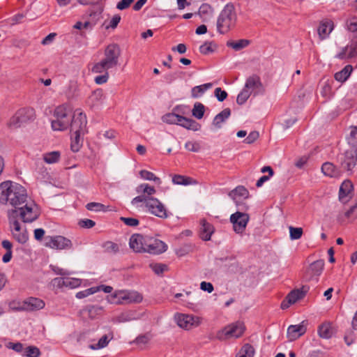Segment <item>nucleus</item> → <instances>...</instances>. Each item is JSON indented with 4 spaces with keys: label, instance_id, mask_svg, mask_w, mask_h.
<instances>
[{
    "label": "nucleus",
    "instance_id": "2eb2a0df",
    "mask_svg": "<svg viewBox=\"0 0 357 357\" xmlns=\"http://www.w3.org/2000/svg\"><path fill=\"white\" fill-rule=\"evenodd\" d=\"M342 169L351 171L356 165L357 160V151L354 147H351L344 153L338 156Z\"/></svg>",
    "mask_w": 357,
    "mask_h": 357
},
{
    "label": "nucleus",
    "instance_id": "4468645a",
    "mask_svg": "<svg viewBox=\"0 0 357 357\" xmlns=\"http://www.w3.org/2000/svg\"><path fill=\"white\" fill-rule=\"evenodd\" d=\"M249 220L250 217L248 213L240 211L231 214L229 218L234 231L239 234H242L245 231Z\"/></svg>",
    "mask_w": 357,
    "mask_h": 357
},
{
    "label": "nucleus",
    "instance_id": "7c9ffc66",
    "mask_svg": "<svg viewBox=\"0 0 357 357\" xmlns=\"http://www.w3.org/2000/svg\"><path fill=\"white\" fill-rule=\"evenodd\" d=\"M172 183L174 185H196L197 181L191 177L180 174H175L172 177Z\"/></svg>",
    "mask_w": 357,
    "mask_h": 357
},
{
    "label": "nucleus",
    "instance_id": "e2e57ef3",
    "mask_svg": "<svg viewBox=\"0 0 357 357\" xmlns=\"http://www.w3.org/2000/svg\"><path fill=\"white\" fill-rule=\"evenodd\" d=\"M214 94L215 98L220 102H222L227 97V93L225 91L222 90V89L220 87H218L215 89Z\"/></svg>",
    "mask_w": 357,
    "mask_h": 357
},
{
    "label": "nucleus",
    "instance_id": "a18cd8bd",
    "mask_svg": "<svg viewBox=\"0 0 357 357\" xmlns=\"http://www.w3.org/2000/svg\"><path fill=\"white\" fill-rule=\"evenodd\" d=\"M135 319V317L134 316V313L131 311H129L121 313L115 318L114 321L116 323H122L130 321Z\"/></svg>",
    "mask_w": 357,
    "mask_h": 357
},
{
    "label": "nucleus",
    "instance_id": "1a4fd4ad",
    "mask_svg": "<svg viewBox=\"0 0 357 357\" xmlns=\"http://www.w3.org/2000/svg\"><path fill=\"white\" fill-rule=\"evenodd\" d=\"M245 327L243 322L236 321L220 330L216 337L220 340L240 337L244 333Z\"/></svg>",
    "mask_w": 357,
    "mask_h": 357
},
{
    "label": "nucleus",
    "instance_id": "f257e3e1",
    "mask_svg": "<svg viewBox=\"0 0 357 357\" xmlns=\"http://www.w3.org/2000/svg\"><path fill=\"white\" fill-rule=\"evenodd\" d=\"M27 199L26 190L20 184L10 181L0 184V204L17 208Z\"/></svg>",
    "mask_w": 357,
    "mask_h": 357
},
{
    "label": "nucleus",
    "instance_id": "f03ea898",
    "mask_svg": "<svg viewBox=\"0 0 357 357\" xmlns=\"http://www.w3.org/2000/svg\"><path fill=\"white\" fill-rule=\"evenodd\" d=\"M104 55L105 57L102 60L93 66L92 73H102L116 68L119 65V59L121 55L120 47L116 44L109 45L105 50Z\"/></svg>",
    "mask_w": 357,
    "mask_h": 357
},
{
    "label": "nucleus",
    "instance_id": "0eeeda50",
    "mask_svg": "<svg viewBox=\"0 0 357 357\" xmlns=\"http://www.w3.org/2000/svg\"><path fill=\"white\" fill-rule=\"evenodd\" d=\"M35 111L31 107H22L17 109L8 121V126L12 129L19 128L24 124L35 119Z\"/></svg>",
    "mask_w": 357,
    "mask_h": 357
},
{
    "label": "nucleus",
    "instance_id": "58836bf2",
    "mask_svg": "<svg viewBox=\"0 0 357 357\" xmlns=\"http://www.w3.org/2000/svg\"><path fill=\"white\" fill-rule=\"evenodd\" d=\"M143 299L141 294L135 291H126V304L139 303Z\"/></svg>",
    "mask_w": 357,
    "mask_h": 357
},
{
    "label": "nucleus",
    "instance_id": "49530a36",
    "mask_svg": "<svg viewBox=\"0 0 357 357\" xmlns=\"http://www.w3.org/2000/svg\"><path fill=\"white\" fill-rule=\"evenodd\" d=\"M110 339L108 338L107 335H103L96 344H92L89 346L92 350H98L105 347L109 342Z\"/></svg>",
    "mask_w": 357,
    "mask_h": 357
},
{
    "label": "nucleus",
    "instance_id": "8fccbe9b",
    "mask_svg": "<svg viewBox=\"0 0 357 357\" xmlns=\"http://www.w3.org/2000/svg\"><path fill=\"white\" fill-rule=\"evenodd\" d=\"M40 355V349L36 346H29L25 348L23 356L26 357H39Z\"/></svg>",
    "mask_w": 357,
    "mask_h": 357
},
{
    "label": "nucleus",
    "instance_id": "473e14b6",
    "mask_svg": "<svg viewBox=\"0 0 357 357\" xmlns=\"http://www.w3.org/2000/svg\"><path fill=\"white\" fill-rule=\"evenodd\" d=\"M352 70V66L351 65H347L342 70L336 73L334 75V77L335 80L342 83L349 78Z\"/></svg>",
    "mask_w": 357,
    "mask_h": 357
},
{
    "label": "nucleus",
    "instance_id": "f3484780",
    "mask_svg": "<svg viewBox=\"0 0 357 357\" xmlns=\"http://www.w3.org/2000/svg\"><path fill=\"white\" fill-rule=\"evenodd\" d=\"M147 236L132 234L129 241L130 248L135 252H145Z\"/></svg>",
    "mask_w": 357,
    "mask_h": 357
},
{
    "label": "nucleus",
    "instance_id": "4c0bfd02",
    "mask_svg": "<svg viewBox=\"0 0 357 357\" xmlns=\"http://www.w3.org/2000/svg\"><path fill=\"white\" fill-rule=\"evenodd\" d=\"M86 132H73V140L71 142V149L73 152H77L82 144V136Z\"/></svg>",
    "mask_w": 357,
    "mask_h": 357
},
{
    "label": "nucleus",
    "instance_id": "6e6552de",
    "mask_svg": "<svg viewBox=\"0 0 357 357\" xmlns=\"http://www.w3.org/2000/svg\"><path fill=\"white\" fill-rule=\"evenodd\" d=\"M15 212H11L8 218L9 227L12 233L13 237L21 244L26 243L29 240V234L25 227H22L19 220H16L15 215Z\"/></svg>",
    "mask_w": 357,
    "mask_h": 357
},
{
    "label": "nucleus",
    "instance_id": "5701e85b",
    "mask_svg": "<svg viewBox=\"0 0 357 357\" xmlns=\"http://www.w3.org/2000/svg\"><path fill=\"white\" fill-rule=\"evenodd\" d=\"M334 29L333 22L331 20H324L320 22L318 27V34L321 40L326 39L328 37L330 33Z\"/></svg>",
    "mask_w": 357,
    "mask_h": 357
},
{
    "label": "nucleus",
    "instance_id": "e433bc0d",
    "mask_svg": "<svg viewBox=\"0 0 357 357\" xmlns=\"http://www.w3.org/2000/svg\"><path fill=\"white\" fill-rule=\"evenodd\" d=\"M321 171L324 175L330 177H336L339 176V172L331 162H325L322 165Z\"/></svg>",
    "mask_w": 357,
    "mask_h": 357
},
{
    "label": "nucleus",
    "instance_id": "37998d69",
    "mask_svg": "<svg viewBox=\"0 0 357 357\" xmlns=\"http://www.w3.org/2000/svg\"><path fill=\"white\" fill-rule=\"evenodd\" d=\"M139 175L142 178L147 181H153L158 185H160L162 183L159 177H157L153 173L147 170H141Z\"/></svg>",
    "mask_w": 357,
    "mask_h": 357
},
{
    "label": "nucleus",
    "instance_id": "ddd939ff",
    "mask_svg": "<svg viewBox=\"0 0 357 357\" xmlns=\"http://www.w3.org/2000/svg\"><path fill=\"white\" fill-rule=\"evenodd\" d=\"M87 119L86 114L80 109H76L71 118L70 124L73 132H87Z\"/></svg>",
    "mask_w": 357,
    "mask_h": 357
},
{
    "label": "nucleus",
    "instance_id": "c85d7f7f",
    "mask_svg": "<svg viewBox=\"0 0 357 357\" xmlns=\"http://www.w3.org/2000/svg\"><path fill=\"white\" fill-rule=\"evenodd\" d=\"M178 125L188 130H192L193 131H197L201 128L200 124L195 121V120L192 119L185 118L183 116H181Z\"/></svg>",
    "mask_w": 357,
    "mask_h": 357
},
{
    "label": "nucleus",
    "instance_id": "a19ab883",
    "mask_svg": "<svg viewBox=\"0 0 357 357\" xmlns=\"http://www.w3.org/2000/svg\"><path fill=\"white\" fill-rule=\"evenodd\" d=\"M254 354L253 347L249 344H245L241 347L236 357H253Z\"/></svg>",
    "mask_w": 357,
    "mask_h": 357
},
{
    "label": "nucleus",
    "instance_id": "052dcab7",
    "mask_svg": "<svg viewBox=\"0 0 357 357\" xmlns=\"http://www.w3.org/2000/svg\"><path fill=\"white\" fill-rule=\"evenodd\" d=\"M24 17V15L23 14H17L7 19L6 22L9 25L13 26L15 24L20 23Z\"/></svg>",
    "mask_w": 357,
    "mask_h": 357
},
{
    "label": "nucleus",
    "instance_id": "338daca9",
    "mask_svg": "<svg viewBox=\"0 0 357 357\" xmlns=\"http://www.w3.org/2000/svg\"><path fill=\"white\" fill-rule=\"evenodd\" d=\"M78 225L82 228L90 229L95 226L96 222L91 219H82L79 221Z\"/></svg>",
    "mask_w": 357,
    "mask_h": 357
},
{
    "label": "nucleus",
    "instance_id": "9d476101",
    "mask_svg": "<svg viewBox=\"0 0 357 357\" xmlns=\"http://www.w3.org/2000/svg\"><path fill=\"white\" fill-rule=\"evenodd\" d=\"M146 210L150 214L160 219H167L172 215L165 204L153 197L149 198L146 203Z\"/></svg>",
    "mask_w": 357,
    "mask_h": 357
},
{
    "label": "nucleus",
    "instance_id": "79ce46f5",
    "mask_svg": "<svg viewBox=\"0 0 357 357\" xmlns=\"http://www.w3.org/2000/svg\"><path fill=\"white\" fill-rule=\"evenodd\" d=\"M136 191L138 193H144L148 196H151L156 192L154 187L151 186L148 183H142L138 185L136 188Z\"/></svg>",
    "mask_w": 357,
    "mask_h": 357
},
{
    "label": "nucleus",
    "instance_id": "603ef678",
    "mask_svg": "<svg viewBox=\"0 0 357 357\" xmlns=\"http://www.w3.org/2000/svg\"><path fill=\"white\" fill-rule=\"evenodd\" d=\"M98 291H99V288L93 287L84 289L83 291H78L76 294L75 296L78 299H82V298H86L90 295H92Z\"/></svg>",
    "mask_w": 357,
    "mask_h": 357
},
{
    "label": "nucleus",
    "instance_id": "20e7f679",
    "mask_svg": "<svg viewBox=\"0 0 357 357\" xmlns=\"http://www.w3.org/2000/svg\"><path fill=\"white\" fill-rule=\"evenodd\" d=\"M73 116V107L67 103L56 107L54 111L51 125L54 130L62 131L70 126Z\"/></svg>",
    "mask_w": 357,
    "mask_h": 357
},
{
    "label": "nucleus",
    "instance_id": "2f4dec72",
    "mask_svg": "<svg viewBox=\"0 0 357 357\" xmlns=\"http://www.w3.org/2000/svg\"><path fill=\"white\" fill-rule=\"evenodd\" d=\"M318 334L321 338H331L334 334V331L331 324L330 323H324L320 325L318 328Z\"/></svg>",
    "mask_w": 357,
    "mask_h": 357
},
{
    "label": "nucleus",
    "instance_id": "423d86ee",
    "mask_svg": "<svg viewBox=\"0 0 357 357\" xmlns=\"http://www.w3.org/2000/svg\"><path fill=\"white\" fill-rule=\"evenodd\" d=\"M264 91L260 77L257 75H252L246 79L243 89L237 96L236 102L240 105H243L252 94L256 96L262 94Z\"/></svg>",
    "mask_w": 357,
    "mask_h": 357
},
{
    "label": "nucleus",
    "instance_id": "c9c22d12",
    "mask_svg": "<svg viewBox=\"0 0 357 357\" xmlns=\"http://www.w3.org/2000/svg\"><path fill=\"white\" fill-rule=\"evenodd\" d=\"M61 153L58 151L45 153L43 155V159L47 164H54L59 161Z\"/></svg>",
    "mask_w": 357,
    "mask_h": 357
},
{
    "label": "nucleus",
    "instance_id": "13d9d810",
    "mask_svg": "<svg viewBox=\"0 0 357 357\" xmlns=\"http://www.w3.org/2000/svg\"><path fill=\"white\" fill-rule=\"evenodd\" d=\"M150 268L157 275L162 274L167 269V265L163 264H151Z\"/></svg>",
    "mask_w": 357,
    "mask_h": 357
},
{
    "label": "nucleus",
    "instance_id": "680f3d73",
    "mask_svg": "<svg viewBox=\"0 0 357 357\" xmlns=\"http://www.w3.org/2000/svg\"><path fill=\"white\" fill-rule=\"evenodd\" d=\"M120 220L125 225L130 227H137L139 223V220L134 218L121 217Z\"/></svg>",
    "mask_w": 357,
    "mask_h": 357
},
{
    "label": "nucleus",
    "instance_id": "0e129e2a",
    "mask_svg": "<svg viewBox=\"0 0 357 357\" xmlns=\"http://www.w3.org/2000/svg\"><path fill=\"white\" fill-rule=\"evenodd\" d=\"M102 75L96 76L94 79L95 83L97 84H103L106 83L109 79L108 71L102 73Z\"/></svg>",
    "mask_w": 357,
    "mask_h": 357
},
{
    "label": "nucleus",
    "instance_id": "b1692460",
    "mask_svg": "<svg viewBox=\"0 0 357 357\" xmlns=\"http://www.w3.org/2000/svg\"><path fill=\"white\" fill-rule=\"evenodd\" d=\"M306 331V328L303 324L291 325L287 328V337L289 341H294L303 335Z\"/></svg>",
    "mask_w": 357,
    "mask_h": 357
},
{
    "label": "nucleus",
    "instance_id": "393cba45",
    "mask_svg": "<svg viewBox=\"0 0 357 357\" xmlns=\"http://www.w3.org/2000/svg\"><path fill=\"white\" fill-rule=\"evenodd\" d=\"M200 225V238L204 241H209L211 239V235L214 232L213 226L211 224L207 222L204 219L201 220Z\"/></svg>",
    "mask_w": 357,
    "mask_h": 357
},
{
    "label": "nucleus",
    "instance_id": "6e6d98bb",
    "mask_svg": "<svg viewBox=\"0 0 357 357\" xmlns=\"http://www.w3.org/2000/svg\"><path fill=\"white\" fill-rule=\"evenodd\" d=\"M289 229L290 238L291 240H298L301 238L303 234V229L301 227H294L290 226Z\"/></svg>",
    "mask_w": 357,
    "mask_h": 357
},
{
    "label": "nucleus",
    "instance_id": "a211bd4d",
    "mask_svg": "<svg viewBox=\"0 0 357 357\" xmlns=\"http://www.w3.org/2000/svg\"><path fill=\"white\" fill-rule=\"evenodd\" d=\"M52 284L58 288L66 287L68 289H75L79 287L82 280L75 278H56L52 280Z\"/></svg>",
    "mask_w": 357,
    "mask_h": 357
},
{
    "label": "nucleus",
    "instance_id": "aec40b11",
    "mask_svg": "<svg viewBox=\"0 0 357 357\" xmlns=\"http://www.w3.org/2000/svg\"><path fill=\"white\" fill-rule=\"evenodd\" d=\"M45 302L38 298L30 297L22 301V307L24 311H36L44 308Z\"/></svg>",
    "mask_w": 357,
    "mask_h": 357
},
{
    "label": "nucleus",
    "instance_id": "7ed1b4c3",
    "mask_svg": "<svg viewBox=\"0 0 357 357\" xmlns=\"http://www.w3.org/2000/svg\"><path fill=\"white\" fill-rule=\"evenodd\" d=\"M11 212H15V219L20 220L24 223H31L36 221L40 215L39 206L32 200L28 199L24 204L19 206L17 208L10 209L7 212V216L11 214Z\"/></svg>",
    "mask_w": 357,
    "mask_h": 357
},
{
    "label": "nucleus",
    "instance_id": "412c9836",
    "mask_svg": "<svg viewBox=\"0 0 357 357\" xmlns=\"http://www.w3.org/2000/svg\"><path fill=\"white\" fill-rule=\"evenodd\" d=\"M353 185L350 181H344L340 185L339 199L342 203H347L351 198Z\"/></svg>",
    "mask_w": 357,
    "mask_h": 357
},
{
    "label": "nucleus",
    "instance_id": "9b49d317",
    "mask_svg": "<svg viewBox=\"0 0 357 357\" xmlns=\"http://www.w3.org/2000/svg\"><path fill=\"white\" fill-rule=\"evenodd\" d=\"M44 246L54 250H70L73 243L63 236H47L44 239Z\"/></svg>",
    "mask_w": 357,
    "mask_h": 357
},
{
    "label": "nucleus",
    "instance_id": "864d4df0",
    "mask_svg": "<svg viewBox=\"0 0 357 357\" xmlns=\"http://www.w3.org/2000/svg\"><path fill=\"white\" fill-rule=\"evenodd\" d=\"M347 140L351 147H354L357 144V126H351L350 128V132L347 137Z\"/></svg>",
    "mask_w": 357,
    "mask_h": 357
},
{
    "label": "nucleus",
    "instance_id": "3c124183",
    "mask_svg": "<svg viewBox=\"0 0 357 357\" xmlns=\"http://www.w3.org/2000/svg\"><path fill=\"white\" fill-rule=\"evenodd\" d=\"M192 112V115L195 118H197L198 119H201L203 117L204 114V105L200 102H196L194 105Z\"/></svg>",
    "mask_w": 357,
    "mask_h": 357
},
{
    "label": "nucleus",
    "instance_id": "39448f33",
    "mask_svg": "<svg viewBox=\"0 0 357 357\" xmlns=\"http://www.w3.org/2000/svg\"><path fill=\"white\" fill-rule=\"evenodd\" d=\"M237 22V14L233 4L227 3L221 10L217 20V30L225 34L234 29Z\"/></svg>",
    "mask_w": 357,
    "mask_h": 357
},
{
    "label": "nucleus",
    "instance_id": "cd10ccee",
    "mask_svg": "<svg viewBox=\"0 0 357 357\" xmlns=\"http://www.w3.org/2000/svg\"><path fill=\"white\" fill-rule=\"evenodd\" d=\"M108 301L112 304L121 305L126 304V291L119 290L115 291L112 295L108 296Z\"/></svg>",
    "mask_w": 357,
    "mask_h": 357
},
{
    "label": "nucleus",
    "instance_id": "a878e982",
    "mask_svg": "<svg viewBox=\"0 0 357 357\" xmlns=\"http://www.w3.org/2000/svg\"><path fill=\"white\" fill-rule=\"evenodd\" d=\"M213 13V8L209 4L203 3L200 6L197 14L203 22H207L212 19Z\"/></svg>",
    "mask_w": 357,
    "mask_h": 357
},
{
    "label": "nucleus",
    "instance_id": "5fc2aeb1",
    "mask_svg": "<svg viewBox=\"0 0 357 357\" xmlns=\"http://www.w3.org/2000/svg\"><path fill=\"white\" fill-rule=\"evenodd\" d=\"M121 21V16L118 14L114 15L112 18L107 22H105L104 25L106 29H114Z\"/></svg>",
    "mask_w": 357,
    "mask_h": 357
},
{
    "label": "nucleus",
    "instance_id": "dca6fc26",
    "mask_svg": "<svg viewBox=\"0 0 357 357\" xmlns=\"http://www.w3.org/2000/svg\"><path fill=\"white\" fill-rule=\"evenodd\" d=\"M167 249V245L165 243L159 239L147 236L145 252L152 255H160L165 252Z\"/></svg>",
    "mask_w": 357,
    "mask_h": 357
},
{
    "label": "nucleus",
    "instance_id": "c756f323",
    "mask_svg": "<svg viewBox=\"0 0 357 357\" xmlns=\"http://www.w3.org/2000/svg\"><path fill=\"white\" fill-rule=\"evenodd\" d=\"M324 266V260H317L312 263L307 269V273L310 275V278L319 276L322 273Z\"/></svg>",
    "mask_w": 357,
    "mask_h": 357
},
{
    "label": "nucleus",
    "instance_id": "bb28decb",
    "mask_svg": "<svg viewBox=\"0 0 357 357\" xmlns=\"http://www.w3.org/2000/svg\"><path fill=\"white\" fill-rule=\"evenodd\" d=\"M231 115V110L229 108L224 109L221 112L218 114L213 120V126L216 129L222 128V123H224Z\"/></svg>",
    "mask_w": 357,
    "mask_h": 357
},
{
    "label": "nucleus",
    "instance_id": "ea45409f",
    "mask_svg": "<svg viewBox=\"0 0 357 357\" xmlns=\"http://www.w3.org/2000/svg\"><path fill=\"white\" fill-rule=\"evenodd\" d=\"M248 195V191L243 186H238L229 193V196L234 199L238 197L246 198Z\"/></svg>",
    "mask_w": 357,
    "mask_h": 357
},
{
    "label": "nucleus",
    "instance_id": "c03bdc74",
    "mask_svg": "<svg viewBox=\"0 0 357 357\" xmlns=\"http://www.w3.org/2000/svg\"><path fill=\"white\" fill-rule=\"evenodd\" d=\"M217 48V45L213 42H206L199 47V51L203 54H209L213 52Z\"/></svg>",
    "mask_w": 357,
    "mask_h": 357
},
{
    "label": "nucleus",
    "instance_id": "6ab92c4d",
    "mask_svg": "<svg viewBox=\"0 0 357 357\" xmlns=\"http://www.w3.org/2000/svg\"><path fill=\"white\" fill-rule=\"evenodd\" d=\"M306 294L303 289H295L291 291L286 296V298L281 303V308L287 309L291 305L296 303L298 301L302 299Z\"/></svg>",
    "mask_w": 357,
    "mask_h": 357
},
{
    "label": "nucleus",
    "instance_id": "f704fd0d",
    "mask_svg": "<svg viewBox=\"0 0 357 357\" xmlns=\"http://www.w3.org/2000/svg\"><path fill=\"white\" fill-rule=\"evenodd\" d=\"M250 43V41L247 39H241L237 41H228L227 46L232 48L235 51H240L247 47Z\"/></svg>",
    "mask_w": 357,
    "mask_h": 357
},
{
    "label": "nucleus",
    "instance_id": "f8f14e48",
    "mask_svg": "<svg viewBox=\"0 0 357 357\" xmlns=\"http://www.w3.org/2000/svg\"><path fill=\"white\" fill-rule=\"evenodd\" d=\"M174 321L177 325L185 330H190L200 325L202 319L192 314L176 313L174 315Z\"/></svg>",
    "mask_w": 357,
    "mask_h": 357
},
{
    "label": "nucleus",
    "instance_id": "774afa93",
    "mask_svg": "<svg viewBox=\"0 0 357 357\" xmlns=\"http://www.w3.org/2000/svg\"><path fill=\"white\" fill-rule=\"evenodd\" d=\"M347 29L351 32L357 31V18H352L347 21Z\"/></svg>",
    "mask_w": 357,
    "mask_h": 357
},
{
    "label": "nucleus",
    "instance_id": "4be33fe9",
    "mask_svg": "<svg viewBox=\"0 0 357 357\" xmlns=\"http://www.w3.org/2000/svg\"><path fill=\"white\" fill-rule=\"evenodd\" d=\"M104 99L103 91L100 89L93 91L88 97L86 104L92 109L98 107Z\"/></svg>",
    "mask_w": 357,
    "mask_h": 357
},
{
    "label": "nucleus",
    "instance_id": "de8ad7c7",
    "mask_svg": "<svg viewBox=\"0 0 357 357\" xmlns=\"http://www.w3.org/2000/svg\"><path fill=\"white\" fill-rule=\"evenodd\" d=\"M86 208L89 211L95 212L107 211V206L98 202H89L86 205Z\"/></svg>",
    "mask_w": 357,
    "mask_h": 357
},
{
    "label": "nucleus",
    "instance_id": "72a5a7b5",
    "mask_svg": "<svg viewBox=\"0 0 357 357\" xmlns=\"http://www.w3.org/2000/svg\"><path fill=\"white\" fill-rule=\"evenodd\" d=\"M213 86L212 83H206L193 87L191 90V96L194 98L201 97L208 89Z\"/></svg>",
    "mask_w": 357,
    "mask_h": 357
},
{
    "label": "nucleus",
    "instance_id": "bf43d9fd",
    "mask_svg": "<svg viewBox=\"0 0 357 357\" xmlns=\"http://www.w3.org/2000/svg\"><path fill=\"white\" fill-rule=\"evenodd\" d=\"M8 348L14 350L15 351L21 354L23 356V353L24 352L25 348H24L23 344L20 342H9L8 344Z\"/></svg>",
    "mask_w": 357,
    "mask_h": 357
},
{
    "label": "nucleus",
    "instance_id": "09e8293b",
    "mask_svg": "<svg viewBox=\"0 0 357 357\" xmlns=\"http://www.w3.org/2000/svg\"><path fill=\"white\" fill-rule=\"evenodd\" d=\"M181 115L176 114L174 113H168L165 114L162 119L163 122L167 123L168 124H178L179 119Z\"/></svg>",
    "mask_w": 357,
    "mask_h": 357
},
{
    "label": "nucleus",
    "instance_id": "4d7b16f0",
    "mask_svg": "<svg viewBox=\"0 0 357 357\" xmlns=\"http://www.w3.org/2000/svg\"><path fill=\"white\" fill-rule=\"evenodd\" d=\"M185 148L189 151L197 153L201 150V145L198 142L188 141L185 144Z\"/></svg>",
    "mask_w": 357,
    "mask_h": 357
},
{
    "label": "nucleus",
    "instance_id": "69168bd1",
    "mask_svg": "<svg viewBox=\"0 0 357 357\" xmlns=\"http://www.w3.org/2000/svg\"><path fill=\"white\" fill-rule=\"evenodd\" d=\"M321 93L322 96L326 98H331L332 95V89L331 85L328 82L324 84L321 90Z\"/></svg>",
    "mask_w": 357,
    "mask_h": 357
}]
</instances>
